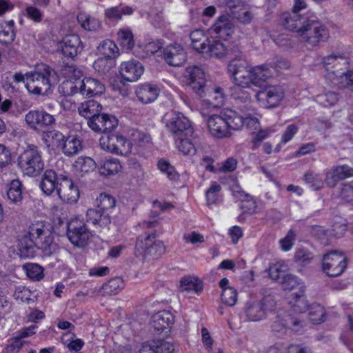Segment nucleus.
Returning <instances> with one entry per match:
<instances>
[{
	"label": "nucleus",
	"mask_w": 353,
	"mask_h": 353,
	"mask_svg": "<svg viewBox=\"0 0 353 353\" xmlns=\"http://www.w3.org/2000/svg\"><path fill=\"white\" fill-rule=\"evenodd\" d=\"M285 27L297 33L301 41L312 47L319 46L330 37L326 26L312 13L303 15L293 14L291 17L285 15Z\"/></svg>",
	"instance_id": "1"
},
{
	"label": "nucleus",
	"mask_w": 353,
	"mask_h": 353,
	"mask_svg": "<svg viewBox=\"0 0 353 353\" xmlns=\"http://www.w3.org/2000/svg\"><path fill=\"white\" fill-rule=\"evenodd\" d=\"M40 188L46 195H51L55 190L59 199L66 203H75L79 199V188L67 175L46 170L40 182Z\"/></svg>",
	"instance_id": "2"
},
{
	"label": "nucleus",
	"mask_w": 353,
	"mask_h": 353,
	"mask_svg": "<svg viewBox=\"0 0 353 353\" xmlns=\"http://www.w3.org/2000/svg\"><path fill=\"white\" fill-rule=\"evenodd\" d=\"M240 115L231 109H223L219 114H212L208 119V128L210 134L216 139L231 136L232 130H241Z\"/></svg>",
	"instance_id": "3"
},
{
	"label": "nucleus",
	"mask_w": 353,
	"mask_h": 353,
	"mask_svg": "<svg viewBox=\"0 0 353 353\" xmlns=\"http://www.w3.org/2000/svg\"><path fill=\"white\" fill-rule=\"evenodd\" d=\"M26 88L30 92L44 94L59 81L56 71L44 63L37 64L34 70L26 74Z\"/></svg>",
	"instance_id": "4"
},
{
	"label": "nucleus",
	"mask_w": 353,
	"mask_h": 353,
	"mask_svg": "<svg viewBox=\"0 0 353 353\" xmlns=\"http://www.w3.org/2000/svg\"><path fill=\"white\" fill-rule=\"evenodd\" d=\"M322 64L334 76L332 79L334 85L353 91V70L345 72L349 65L345 57L339 54H332L323 58Z\"/></svg>",
	"instance_id": "5"
},
{
	"label": "nucleus",
	"mask_w": 353,
	"mask_h": 353,
	"mask_svg": "<svg viewBox=\"0 0 353 353\" xmlns=\"http://www.w3.org/2000/svg\"><path fill=\"white\" fill-rule=\"evenodd\" d=\"M228 70L238 88H248L253 85L251 67L249 66L240 49L235 51L234 57L228 63Z\"/></svg>",
	"instance_id": "6"
},
{
	"label": "nucleus",
	"mask_w": 353,
	"mask_h": 353,
	"mask_svg": "<svg viewBox=\"0 0 353 353\" xmlns=\"http://www.w3.org/2000/svg\"><path fill=\"white\" fill-rule=\"evenodd\" d=\"M17 165L21 171L29 176H37L44 168L41 152L36 145H28L19 156Z\"/></svg>",
	"instance_id": "7"
},
{
	"label": "nucleus",
	"mask_w": 353,
	"mask_h": 353,
	"mask_svg": "<svg viewBox=\"0 0 353 353\" xmlns=\"http://www.w3.org/2000/svg\"><path fill=\"white\" fill-rule=\"evenodd\" d=\"M165 126L173 134L174 139L182 137H189L193 134V128L190 120L182 113L170 112L164 117Z\"/></svg>",
	"instance_id": "8"
},
{
	"label": "nucleus",
	"mask_w": 353,
	"mask_h": 353,
	"mask_svg": "<svg viewBox=\"0 0 353 353\" xmlns=\"http://www.w3.org/2000/svg\"><path fill=\"white\" fill-rule=\"evenodd\" d=\"M304 327V322L289 312L279 313L272 324V330L281 336L299 332Z\"/></svg>",
	"instance_id": "9"
},
{
	"label": "nucleus",
	"mask_w": 353,
	"mask_h": 353,
	"mask_svg": "<svg viewBox=\"0 0 353 353\" xmlns=\"http://www.w3.org/2000/svg\"><path fill=\"white\" fill-rule=\"evenodd\" d=\"M67 236L74 245L83 248L88 245L92 234L83 219L77 216L68 223Z\"/></svg>",
	"instance_id": "10"
},
{
	"label": "nucleus",
	"mask_w": 353,
	"mask_h": 353,
	"mask_svg": "<svg viewBox=\"0 0 353 353\" xmlns=\"http://www.w3.org/2000/svg\"><path fill=\"white\" fill-rule=\"evenodd\" d=\"M99 144L101 149L111 153L125 156L131 152L130 142L120 134H104L99 139Z\"/></svg>",
	"instance_id": "11"
},
{
	"label": "nucleus",
	"mask_w": 353,
	"mask_h": 353,
	"mask_svg": "<svg viewBox=\"0 0 353 353\" xmlns=\"http://www.w3.org/2000/svg\"><path fill=\"white\" fill-rule=\"evenodd\" d=\"M347 267V259L343 254L331 251L323 255V271L329 276H340Z\"/></svg>",
	"instance_id": "12"
},
{
	"label": "nucleus",
	"mask_w": 353,
	"mask_h": 353,
	"mask_svg": "<svg viewBox=\"0 0 353 353\" xmlns=\"http://www.w3.org/2000/svg\"><path fill=\"white\" fill-rule=\"evenodd\" d=\"M25 121L32 130L44 131L47 128L55 124L56 119L54 115L43 109H37L31 110L26 114Z\"/></svg>",
	"instance_id": "13"
},
{
	"label": "nucleus",
	"mask_w": 353,
	"mask_h": 353,
	"mask_svg": "<svg viewBox=\"0 0 353 353\" xmlns=\"http://www.w3.org/2000/svg\"><path fill=\"white\" fill-rule=\"evenodd\" d=\"M285 92L281 86L269 85L256 94V100L264 108H270L278 106L283 99Z\"/></svg>",
	"instance_id": "14"
},
{
	"label": "nucleus",
	"mask_w": 353,
	"mask_h": 353,
	"mask_svg": "<svg viewBox=\"0 0 353 353\" xmlns=\"http://www.w3.org/2000/svg\"><path fill=\"white\" fill-rule=\"evenodd\" d=\"M186 84L196 93L201 96L205 83L203 71L197 66H190L186 68L184 73Z\"/></svg>",
	"instance_id": "15"
},
{
	"label": "nucleus",
	"mask_w": 353,
	"mask_h": 353,
	"mask_svg": "<svg viewBox=\"0 0 353 353\" xmlns=\"http://www.w3.org/2000/svg\"><path fill=\"white\" fill-rule=\"evenodd\" d=\"M234 31V25L228 15L220 16L210 28V32L212 36L227 39Z\"/></svg>",
	"instance_id": "16"
},
{
	"label": "nucleus",
	"mask_w": 353,
	"mask_h": 353,
	"mask_svg": "<svg viewBox=\"0 0 353 353\" xmlns=\"http://www.w3.org/2000/svg\"><path fill=\"white\" fill-rule=\"evenodd\" d=\"M353 176V168L347 165L333 166L325 174V183L330 188H334L339 181Z\"/></svg>",
	"instance_id": "17"
},
{
	"label": "nucleus",
	"mask_w": 353,
	"mask_h": 353,
	"mask_svg": "<svg viewBox=\"0 0 353 353\" xmlns=\"http://www.w3.org/2000/svg\"><path fill=\"white\" fill-rule=\"evenodd\" d=\"M99 54L103 55L104 58L98 59L93 64L94 68L97 70L104 64L107 59H114L119 56V49L117 44L109 39L103 41L97 48Z\"/></svg>",
	"instance_id": "18"
},
{
	"label": "nucleus",
	"mask_w": 353,
	"mask_h": 353,
	"mask_svg": "<svg viewBox=\"0 0 353 353\" xmlns=\"http://www.w3.org/2000/svg\"><path fill=\"white\" fill-rule=\"evenodd\" d=\"M163 57L168 64L180 66L186 61V54L181 45L170 44L163 50Z\"/></svg>",
	"instance_id": "19"
},
{
	"label": "nucleus",
	"mask_w": 353,
	"mask_h": 353,
	"mask_svg": "<svg viewBox=\"0 0 353 353\" xmlns=\"http://www.w3.org/2000/svg\"><path fill=\"white\" fill-rule=\"evenodd\" d=\"M244 314L248 321H259L266 317L263 301H248L244 306Z\"/></svg>",
	"instance_id": "20"
},
{
	"label": "nucleus",
	"mask_w": 353,
	"mask_h": 353,
	"mask_svg": "<svg viewBox=\"0 0 353 353\" xmlns=\"http://www.w3.org/2000/svg\"><path fill=\"white\" fill-rule=\"evenodd\" d=\"M143 66L137 61L123 62L119 68V72L122 77L130 82L137 81L143 74Z\"/></svg>",
	"instance_id": "21"
},
{
	"label": "nucleus",
	"mask_w": 353,
	"mask_h": 353,
	"mask_svg": "<svg viewBox=\"0 0 353 353\" xmlns=\"http://www.w3.org/2000/svg\"><path fill=\"white\" fill-rule=\"evenodd\" d=\"M111 214L98 208L89 209L86 213V221L99 230L108 229L111 223Z\"/></svg>",
	"instance_id": "22"
},
{
	"label": "nucleus",
	"mask_w": 353,
	"mask_h": 353,
	"mask_svg": "<svg viewBox=\"0 0 353 353\" xmlns=\"http://www.w3.org/2000/svg\"><path fill=\"white\" fill-rule=\"evenodd\" d=\"M160 89L157 85L143 83L135 88V94L139 102L148 104L154 101L159 95Z\"/></svg>",
	"instance_id": "23"
},
{
	"label": "nucleus",
	"mask_w": 353,
	"mask_h": 353,
	"mask_svg": "<svg viewBox=\"0 0 353 353\" xmlns=\"http://www.w3.org/2000/svg\"><path fill=\"white\" fill-rule=\"evenodd\" d=\"M237 49H239L238 46H234V48L228 49V47L220 41L209 39L203 54H205L210 57L221 58L226 53H228L234 57V54Z\"/></svg>",
	"instance_id": "24"
},
{
	"label": "nucleus",
	"mask_w": 353,
	"mask_h": 353,
	"mask_svg": "<svg viewBox=\"0 0 353 353\" xmlns=\"http://www.w3.org/2000/svg\"><path fill=\"white\" fill-rule=\"evenodd\" d=\"M80 94L88 97L101 94L105 91L104 85L98 79L85 77L79 79Z\"/></svg>",
	"instance_id": "25"
},
{
	"label": "nucleus",
	"mask_w": 353,
	"mask_h": 353,
	"mask_svg": "<svg viewBox=\"0 0 353 353\" xmlns=\"http://www.w3.org/2000/svg\"><path fill=\"white\" fill-rule=\"evenodd\" d=\"M139 353H174V347L164 340H152L143 343Z\"/></svg>",
	"instance_id": "26"
},
{
	"label": "nucleus",
	"mask_w": 353,
	"mask_h": 353,
	"mask_svg": "<svg viewBox=\"0 0 353 353\" xmlns=\"http://www.w3.org/2000/svg\"><path fill=\"white\" fill-rule=\"evenodd\" d=\"M61 48L65 57L73 58L83 50V45L78 35L70 34L63 38Z\"/></svg>",
	"instance_id": "27"
},
{
	"label": "nucleus",
	"mask_w": 353,
	"mask_h": 353,
	"mask_svg": "<svg viewBox=\"0 0 353 353\" xmlns=\"http://www.w3.org/2000/svg\"><path fill=\"white\" fill-rule=\"evenodd\" d=\"M174 321L173 314L169 311L163 310L152 316L151 325L155 331L161 332L164 330L170 328Z\"/></svg>",
	"instance_id": "28"
},
{
	"label": "nucleus",
	"mask_w": 353,
	"mask_h": 353,
	"mask_svg": "<svg viewBox=\"0 0 353 353\" xmlns=\"http://www.w3.org/2000/svg\"><path fill=\"white\" fill-rule=\"evenodd\" d=\"M99 173L101 175H114L117 174L122 168L120 161L116 158L101 159L97 162Z\"/></svg>",
	"instance_id": "29"
},
{
	"label": "nucleus",
	"mask_w": 353,
	"mask_h": 353,
	"mask_svg": "<svg viewBox=\"0 0 353 353\" xmlns=\"http://www.w3.org/2000/svg\"><path fill=\"white\" fill-rule=\"evenodd\" d=\"M38 249L43 251L44 254L50 256L56 252L57 245L53 243L52 229L48 230V234L40 235L34 241Z\"/></svg>",
	"instance_id": "30"
},
{
	"label": "nucleus",
	"mask_w": 353,
	"mask_h": 353,
	"mask_svg": "<svg viewBox=\"0 0 353 353\" xmlns=\"http://www.w3.org/2000/svg\"><path fill=\"white\" fill-rule=\"evenodd\" d=\"M7 198L10 203L19 205L22 203V183L18 179L12 180L7 190Z\"/></svg>",
	"instance_id": "31"
},
{
	"label": "nucleus",
	"mask_w": 353,
	"mask_h": 353,
	"mask_svg": "<svg viewBox=\"0 0 353 353\" xmlns=\"http://www.w3.org/2000/svg\"><path fill=\"white\" fill-rule=\"evenodd\" d=\"M180 290L182 292L198 294L203 290L202 283L196 277L185 276L181 280Z\"/></svg>",
	"instance_id": "32"
},
{
	"label": "nucleus",
	"mask_w": 353,
	"mask_h": 353,
	"mask_svg": "<svg viewBox=\"0 0 353 353\" xmlns=\"http://www.w3.org/2000/svg\"><path fill=\"white\" fill-rule=\"evenodd\" d=\"M100 103L94 100H88L82 103L78 108L79 114L88 120L101 111Z\"/></svg>",
	"instance_id": "33"
},
{
	"label": "nucleus",
	"mask_w": 353,
	"mask_h": 353,
	"mask_svg": "<svg viewBox=\"0 0 353 353\" xmlns=\"http://www.w3.org/2000/svg\"><path fill=\"white\" fill-rule=\"evenodd\" d=\"M289 303L296 312L303 313L308 310L309 305L303 290L299 293L292 294L289 298Z\"/></svg>",
	"instance_id": "34"
},
{
	"label": "nucleus",
	"mask_w": 353,
	"mask_h": 353,
	"mask_svg": "<svg viewBox=\"0 0 353 353\" xmlns=\"http://www.w3.org/2000/svg\"><path fill=\"white\" fill-rule=\"evenodd\" d=\"M123 288V281L120 277H114L103 284L99 292L102 296H111L117 294Z\"/></svg>",
	"instance_id": "35"
},
{
	"label": "nucleus",
	"mask_w": 353,
	"mask_h": 353,
	"mask_svg": "<svg viewBox=\"0 0 353 353\" xmlns=\"http://www.w3.org/2000/svg\"><path fill=\"white\" fill-rule=\"evenodd\" d=\"M190 38L192 48L203 54L209 41L204 32L201 30H195L190 33Z\"/></svg>",
	"instance_id": "36"
},
{
	"label": "nucleus",
	"mask_w": 353,
	"mask_h": 353,
	"mask_svg": "<svg viewBox=\"0 0 353 353\" xmlns=\"http://www.w3.org/2000/svg\"><path fill=\"white\" fill-rule=\"evenodd\" d=\"M37 246L30 237H23L19 243V252L22 258H32L36 253Z\"/></svg>",
	"instance_id": "37"
},
{
	"label": "nucleus",
	"mask_w": 353,
	"mask_h": 353,
	"mask_svg": "<svg viewBox=\"0 0 353 353\" xmlns=\"http://www.w3.org/2000/svg\"><path fill=\"white\" fill-rule=\"evenodd\" d=\"M267 64H263L256 67H251L253 85H256L259 81H265L272 76L273 72Z\"/></svg>",
	"instance_id": "38"
},
{
	"label": "nucleus",
	"mask_w": 353,
	"mask_h": 353,
	"mask_svg": "<svg viewBox=\"0 0 353 353\" xmlns=\"http://www.w3.org/2000/svg\"><path fill=\"white\" fill-rule=\"evenodd\" d=\"M61 150L65 155L71 157L82 150V144L79 139L74 137H68L62 144Z\"/></svg>",
	"instance_id": "39"
},
{
	"label": "nucleus",
	"mask_w": 353,
	"mask_h": 353,
	"mask_svg": "<svg viewBox=\"0 0 353 353\" xmlns=\"http://www.w3.org/2000/svg\"><path fill=\"white\" fill-rule=\"evenodd\" d=\"M42 139L48 147L52 145V146L61 148L62 144L65 141V137L61 132L54 130L44 133Z\"/></svg>",
	"instance_id": "40"
},
{
	"label": "nucleus",
	"mask_w": 353,
	"mask_h": 353,
	"mask_svg": "<svg viewBox=\"0 0 353 353\" xmlns=\"http://www.w3.org/2000/svg\"><path fill=\"white\" fill-rule=\"evenodd\" d=\"M157 241L155 232L145 234L140 236L136 243V249L140 252L141 254H145L148 250L152 247Z\"/></svg>",
	"instance_id": "41"
},
{
	"label": "nucleus",
	"mask_w": 353,
	"mask_h": 353,
	"mask_svg": "<svg viewBox=\"0 0 353 353\" xmlns=\"http://www.w3.org/2000/svg\"><path fill=\"white\" fill-rule=\"evenodd\" d=\"M51 225L45 221H36L32 223L29 227V236L34 242L40 235L48 234V230Z\"/></svg>",
	"instance_id": "42"
},
{
	"label": "nucleus",
	"mask_w": 353,
	"mask_h": 353,
	"mask_svg": "<svg viewBox=\"0 0 353 353\" xmlns=\"http://www.w3.org/2000/svg\"><path fill=\"white\" fill-rule=\"evenodd\" d=\"M117 40L125 50H131L134 46V36L132 31L128 28H121L118 31Z\"/></svg>",
	"instance_id": "43"
},
{
	"label": "nucleus",
	"mask_w": 353,
	"mask_h": 353,
	"mask_svg": "<svg viewBox=\"0 0 353 353\" xmlns=\"http://www.w3.org/2000/svg\"><path fill=\"white\" fill-rule=\"evenodd\" d=\"M77 21L83 29L89 31H95L101 26L99 20L85 12H81L77 15Z\"/></svg>",
	"instance_id": "44"
},
{
	"label": "nucleus",
	"mask_w": 353,
	"mask_h": 353,
	"mask_svg": "<svg viewBox=\"0 0 353 353\" xmlns=\"http://www.w3.org/2000/svg\"><path fill=\"white\" fill-rule=\"evenodd\" d=\"M97 208L102 210L106 211L110 214H112L116 205V200L112 196L101 193L97 198Z\"/></svg>",
	"instance_id": "45"
},
{
	"label": "nucleus",
	"mask_w": 353,
	"mask_h": 353,
	"mask_svg": "<svg viewBox=\"0 0 353 353\" xmlns=\"http://www.w3.org/2000/svg\"><path fill=\"white\" fill-rule=\"evenodd\" d=\"M221 186L216 181H212L209 188L205 192V197L208 205L216 204L221 200L220 192Z\"/></svg>",
	"instance_id": "46"
},
{
	"label": "nucleus",
	"mask_w": 353,
	"mask_h": 353,
	"mask_svg": "<svg viewBox=\"0 0 353 353\" xmlns=\"http://www.w3.org/2000/svg\"><path fill=\"white\" fill-rule=\"evenodd\" d=\"M79 79H68L64 81L59 87L60 93L65 96L74 95L80 93Z\"/></svg>",
	"instance_id": "47"
},
{
	"label": "nucleus",
	"mask_w": 353,
	"mask_h": 353,
	"mask_svg": "<svg viewBox=\"0 0 353 353\" xmlns=\"http://www.w3.org/2000/svg\"><path fill=\"white\" fill-rule=\"evenodd\" d=\"M28 278L34 281H40L43 276V268L36 263H26L23 265Z\"/></svg>",
	"instance_id": "48"
},
{
	"label": "nucleus",
	"mask_w": 353,
	"mask_h": 353,
	"mask_svg": "<svg viewBox=\"0 0 353 353\" xmlns=\"http://www.w3.org/2000/svg\"><path fill=\"white\" fill-rule=\"evenodd\" d=\"M175 139L178 150L184 155L192 156L195 154L196 148L188 137H182Z\"/></svg>",
	"instance_id": "49"
},
{
	"label": "nucleus",
	"mask_w": 353,
	"mask_h": 353,
	"mask_svg": "<svg viewBox=\"0 0 353 353\" xmlns=\"http://www.w3.org/2000/svg\"><path fill=\"white\" fill-rule=\"evenodd\" d=\"M26 341H23V339L21 338L19 334L16 333V336L8 341V343L5 347L3 352L19 353L21 351Z\"/></svg>",
	"instance_id": "50"
},
{
	"label": "nucleus",
	"mask_w": 353,
	"mask_h": 353,
	"mask_svg": "<svg viewBox=\"0 0 353 353\" xmlns=\"http://www.w3.org/2000/svg\"><path fill=\"white\" fill-rule=\"evenodd\" d=\"M158 168L161 172L167 175V177L171 181H176L179 179V174L175 168L167 161L160 159L157 163Z\"/></svg>",
	"instance_id": "51"
},
{
	"label": "nucleus",
	"mask_w": 353,
	"mask_h": 353,
	"mask_svg": "<svg viewBox=\"0 0 353 353\" xmlns=\"http://www.w3.org/2000/svg\"><path fill=\"white\" fill-rule=\"evenodd\" d=\"M32 294V292L26 286L19 285L15 287L13 296L17 301L30 303L34 302L31 299Z\"/></svg>",
	"instance_id": "52"
},
{
	"label": "nucleus",
	"mask_w": 353,
	"mask_h": 353,
	"mask_svg": "<svg viewBox=\"0 0 353 353\" xmlns=\"http://www.w3.org/2000/svg\"><path fill=\"white\" fill-rule=\"evenodd\" d=\"M304 181L314 190H319L323 184L322 176L312 172H308L304 175Z\"/></svg>",
	"instance_id": "53"
},
{
	"label": "nucleus",
	"mask_w": 353,
	"mask_h": 353,
	"mask_svg": "<svg viewBox=\"0 0 353 353\" xmlns=\"http://www.w3.org/2000/svg\"><path fill=\"white\" fill-rule=\"evenodd\" d=\"M282 288L284 290H293L296 288L301 289L303 285L300 280L296 276L287 274L283 276L281 282Z\"/></svg>",
	"instance_id": "54"
},
{
	"label": "nucleus",
	"mask_w": 353,
	"mask_h": 353,
	"mask_svg": "<svg viewBox=\"0 0 353 353\" xmlns=\"http://www.w3.org/2000/svg\"><path fill=\"white\" fill-rule=\"evenodd\" d=\"M221 301L228 306H234L237 301V292L232 287H227L221 293Z\"/></svg>",
	"instance_id": "55"
},
{
	"label": "nucleus",
	"mask_w": 353,
	"mask_h": 353,
	"mask_svg": "<svg viewBox=\"0 0 353 353\" xmlns=\"http://www.w3.org/2000/svg\"><path fill=\"white\" fill-rule=\"evenodd\" d=\"M325 311L323 307L319 304H313L310 306L309 316L313 323H320L323 321Z\"/></svg>",
	"instance_id": "56"
},
{
	"label": "nucleus",
	"mask_w": 353,
	"mask_h": 353,
	"mask_svg": "<svg viewBox=\"0 0 353 353\" xmlns=\"http://www.w3.org/2000/svg\"><path fill=\"white\" fill-rule=\"evenodd\" d=\"M288 269V265L283 261H279L270 265L269 275L273 280H278Z\"/></svg>",
	"instance_id": "57"
},
{
	"label": "nucleus",
	"mask_w": 353,
	"mask_h": 353,
	"mask_svg": "<svg viewBox=\"0 0 353 353\" xmlns=\"http://www.w3.org/2000/svg\"><path fill=\"white\" fill-rule=\"evenodd\" d=\"M338 100V94L334 92H327L317 97V101L325 107L334 105Z\"/></svg>",
	"instance_id": "58"
},
{
	"label": "nucleus",
	"mask_w": 353,
	"mask_h": 353,
	"mask_svg": "<svg viewBox=\"0 0 353 353\" xmlns=\"http://www.w3.org/2000/svg\"><path fill=\"white\" fill-rule=\"evenodd\" d=\"M240 119L242 123L241 129L243 126H245L248 129L254 132L258 130L260 128L259 119L254 116L248 115L245 117H243L240 115Z\"/></svg>",
	"instance_id": "59"
},
{
	"label": "nucleus",
	"mask_w": 353,
	"mask_h": 353,
	"mask_svg": "<svg viewBox=\"0 0 353 353\" xmlns=\"http://www.w3.org/2000/svg\"><path fill=\"white\" fill-rule=\"evenodd\" d=\"M96 165H97V163H96L92 158L88 157H80L77 161V166L83 172L92 170Z\"/></svg>",
	"instance_id": "60"
},
{
	"label": "nucleus",
	"mask_w": 353,
	"mask_h": 353,
	"mask_svg": "<svg viewBox=\"0 0 353 353\" xmlns=\"http://www.w3.org/2000/svg\"><path fill=\"white\" fill-rule=\"evenodd\" d=\"M11 164V152L3 144H0V170H3Z\"/></svg>",
	"instance_id": "61"
},
{
	"label": "nucleus",
	"mask_w": 353,
	"mask_h": 353,
	"mask_svg": "<svg viewBox=\"0 0 353 353\" xmlns=\"http://www.w3.org/2000/svg\"><path fill=\"white\" fill-rule=\"evenodd\" d=\"M104 121V114L94 115L93 117L88 120V126L94 131L102 132Z\"/></svg>",
	"instance_id": "62"
},
{
	"label": "nucleus",
	"mask_w": 353,
	"mask_h": 353,
	"mask_svg": "<svg viewBox=\"0 0 353 353\" xmlns=\"http://www.w3.org/2000/svg\"><path fill=\"white\" fill-rule=\"evenodd\" d=\"M162 43L159 40L150 41L144 46V54L138 56L144 59L152 55L162 48Z\"/></svg>",
	"instance_id": "63"
},
{
	"label": "nucleus",
	"mask_w": 353,
	"mask_h": 353,
	"mask_svg": "<svg viewBox=\"0 0 353 353\" xmlns=\"http://www.w3.org/2000/svg\"><path fill=\"white\" fill-rule=\"evenodd\" d=\"M313 257V254L305 248H299L294 254L295 261L303 264L309 263Z\"/></svg>",
	"instance_id": "64"
}]
</instances>
